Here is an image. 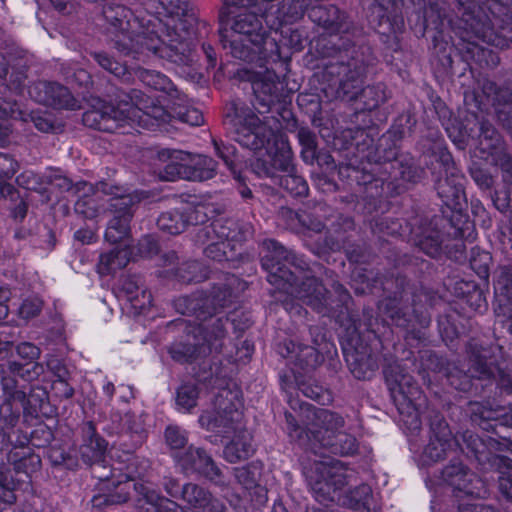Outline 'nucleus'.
Masks as SVG:
<instances>
[{"instance_id":"nucleus-13","label":"nucleus","mask_w":512,"mask_h":512,"mask_svg":"<svg viewBox=\"0 0 512 512\" xmlns=\"http://www.w3.org/2000/svg\"><path fill=\"white\" fill-rule=\"evenodd\" d=\"M7 467L0 469V499L8 503L16 501L15 491L28 483L31 476L41 468V458L29 447L13 446L7 453Z\"/></svg>"},{"instance_id":"nucleus-26","label":"nucleus","mask_w":512,"mask_h":512,"mask_svg":"<svg viewBox=\"0 0 512 512\" xmlns=\"http://www.w3.org/2000/svg\"><path fill=\"white\" fill-rule=\"evenodd\" d=\"M445 483L466 495L480 497L484 483L458 459H452L441 472Z\"/></svg>"},{"instance_id":"nucleus-32","label":"nucleus","mask_w":512,"mask_h":512,"mask_svg":"<svg viewBox=\"0 0 512 512\" xmlns=\"http://www.w3.org/2000/svg\"><path fill=\"white\" fill-rule=\"evenodd\" d=\"M82 444L79 447V455L87 465L105 459L108 442L97 432L93 422L83 424L81 428Z\"/></svg>"},{"instance_id":"nucleus-60","label":"nucleus","mask_w":512,"mask_h":512,"mask_svg":"<svg viewBox=\"0 0 512 512\" xmlns=\"http://www.w3.org/2000/svg\"><path fill=\"white\" fill-rule=\"evenodd\" d=\"M430 426V438L442 441H461L460 437H454L442 414L437 411H430L428 414Z\"/></svg>"},{"instance_id":"nucleus-52","label":"nucleus","mask_w":512,"mask_h":512,"mask_svg":"<svg viewBox=\"0 0 512 512\" xmlns=\"http://www.w3.org/2000/svg\"><path fill=\"white\" fill-rule=\"evenodd\" d=\"M297 138L302 147L301 157L306 164L313 165L315 161H320L321 152L318 150L317 135L306 126L297 129Z\"/></svg>"},{"instance_id":"nucleus-4","label":"nucleus","mask_w":512,"mask_h":512,"mask_svg":"<svg viewBox=\"0 0 512 512\" xmlns=\"http://www.w3.org/2000/svg\"><path fill=\"white\" fill-rule=\"evenodd\" d=\"M114 47L126 56L151 52L178 65H186L191 61L188 43L170 28H167L161 36L154 32L130 31L123 38L115 39Z\"/></svg>"},{"instance_id":"nucleus-48","label":"nucleus","mask_w":512,"mask_h":512,"mask_svg":"<svg viewBox=\"0 0 512 512\" xmlns=\"http://www.w3.org/2000/svg\"><path fill=\"white\" fill-rule=\"evenodd\" d=\"M7 372L21 378L29 384L28 386L45 381V367L39 362L20 363L9 361L7 363Z\"/></svg>"},{"instance_id":"nucleus-62","label":"nucleus","mask_w":512,"mask_h":512,"mask_svg":"<svg viewBox=\"0 0 512 512\" xmlns=\"http://www.w3.org/2000/svg\"><path fill=\"white\" fill-rule=\"evenodd\" d=\"M279 185L294 197L307 196L309 191L307 182L295 170L280 176Z\"/></svg>"},{"instance_id":"nucleus-1","label":"nucleus","mask_w":512,"mask_h":512,"mask_svg":"<svg viewBox=\"0 0 512 512\" xmlns=\"http://www.w3.org/2000/svg\"><path fill=\"white\" fill-rule=\"evenodd\" d=\"M347 40L340 37L324 39L319 49L324 57L336 61L326 62L323 78L331 88L336 89V97L344 101H359L362 110L372 111L386 101L384 86L381 84L362 88L368 66L375 57L371 47L361 44L351 54L341 52Z\"/></svg>"},{"instance_id":"nucleus-47","label":"nucleus","mask_w":512,"mask_h":512,"mask_svg":"<svg viewBox=\"0 0 512 512\" xmlns=\"http://www.w3.org/2000/svg\"><path fill=\"white\" fill-rule=\"evenodd\" d=\"M217 162L205 155H198L187 162V180L188 181H207L214 178L217 174Z\"/></svg>"},{"instance_id":"nucleus-54","label":"nucleus","mask_w":512,"mask_h":512,"mask_svg":"<svg viewBox=\"0 0 512 512\" xmlns=\"http://www.w3.org/2000/svg\"><path fill=\"white\" fill-rule=\"evenodd\" d=\"M288 354H295V360L303 368H315L322 361V355L315 346L296 345L292 341L285 343Z\"/></svg>"},{"instance_id":"nucleus-61","label":"nucleus","mask_w":512,"mask_h":512,"mask_svg":"<svg viewBox=\"0 0 512 512\" xmlns=\"http://www.w3.org/2000/svg\"><path fill=\"white\" fill-rule=\"evenodd\" d=\"M234 476L246 490H250L259 484L261 466L257 463H249L242 467L234 468Z\"/></svg>"},{"instance_id":"nucleus-44","label":"nucleus","mask_w":512,"mask_h":512,"mask_svg":"<svg viewBox=\"0 0 512 512\" xmlns=\"http://www.w3.org/2000/svg\"><path fill=\"white\" fill-rule=\"evenodd\" d=\"M136 75L147 87L164 92L171 98L180 99V92L166 75L145 68H138Z\"/></svg>"},{"instance_id":"nucleus-51","label":"nucleus","mask_w":512,"mask_h":512,"mask_svg":"<svg viewBox=\"0 0 512 512\" xmlns=\"http://www.w3.org/2000/svg\"><path fill=\"white\" fill-rule=\"evenodd\" d=\"M202 346L199 341L193 342H177L173 343L168 351L172 359L178 363H192L197 359L207 357L206 351H202Z\"/></svg>"},{"instance_id":"nucleus-15","label":"nucleus","mask_w":512,"mask_h":512,"mask_svg":"<svg viewBox=\"0 0 512 512\" xmlns=\"http://www.w3.org/2000/svg\"><path fill=\"white\" fill-rule=\"evenodd\" d=\"M262 267L269 273L268 281L278 287L282 282L293 283L295 270H303L306 263L279 242L269 239L263 242Z\"/></svg>"},{"instance_id":"nucleus-31","label":"nucleus","mask_w":512,"mask_h":512,"mask_svg":"<svg viewBox=\"0 0 512 512\" xmlns=\"http://www.w3.org/2000/svg\"><path fill=\"white\" fill-rule=\"evenodd\" d=\"M254 100L253 107L258 113L263 114L270 111L271 107L280 101L283 84L271 77L252 80Z\"/></svg>"},{"instance_id":"nucleus-64","label":"nucleus","mask_w":512,"mask_h":512,"mask_svg":"<svg viewBox=\"0 0 512 512\" xmlns=\"http://www.w3.org/2000/svg\"><path fill=\"white\" fill-rule=\"evenodd\" d=\"M16 182L20 187L26 190L37 191L44 197V202H49L50 197L47 194L45 185L47 184V178L44 179L33 171H24L17 176Z\"/></svg>"},{"instance_id":"nucleus-2","label":"nucleus","mask_w":512,"mask_h":512,"mask_svg":"<svg viewBox=\"0 0 512 512\" xmlns=\"http://www.w3.org/2000/svg\"><path fill=\"white\" fill-rule=\"evenodd\" d=\"M224 123L234 135V140L253 151L265 149L278 171L293 172L292 151L288 143L274 133L249 107L236 101L228 103L224 110Z\"/></svg>"},{"instance_id":"nucleus-7","label":"nucleus","mask_w":512,"mask_h":512,"mask_svg":"<svg viewBox=\"0 0 512 512\" xmlns=\"http://www.w3.org/2000/svg\"><path fill=\"white\" fill-rule=\"evenodd\" d=\"M383 374L398 412L408 418L403 421L409 423L413 429H418L421 424L420 417L428 408L427 398L423 391L397 363L384 367Z\"/></svg>"},{"instance_id":"nucleus-25","label":"nucleus","mask_w":512,"mask_h":512,"mask_svg":"<svg viewBox=\"0 0 512 512\" xmlns=\"http://www.w3.org/2000/svg\"><path fill=\"white\" fill-rule=\"evenodd\" d=\"M28 92L37 103L56 109H73L77 104L70 90L57 82H34Z\"/></svg>"},{"instance_id":"nucleus-30","label":"nucleus","mask_w":512,"mask_h":512,"mask_svg":"<svg viewBox=\"0 0 512 512\" xmlns=\"http://www.w3.org/2000/svg\"><path fill=\"white\" fill-rule=\"evenodd\" d=\"M200 425L208 431L228 437L243 429L242 411L229 414L205 411L199 417Z\"/></svg>"},{"instance_id":"nucleus-17","label":"nucleus","mask_w":512,"mask_h":512,"mask_svg":"<svg viewBox=\"0 0 512 512\" xmlns=\"http://www.w3.org/2000/svg\"><path fill=\"white\" fill-rule=\"evenodd\" d=\"M461 444L468 457H473L483 471L503 470L512 465V460L506 456L496 454L502 451L501 442L494 437L482 438L472 431L461 434Z\"/></svg>"},{"instance_id":"nucleus-36","label":"nucleus","mask_w":512,"mask_h":512,"mask_svg":"<svg viewBox=\"0 0 512 512\" xmlns=\"http://www.w3.org/2000/svg\"><path fill=\"white\" fill-rule=\"evenodd\" d=\"M44 382L31 384L25 389V400L18 401L22 409L29 415H49L52 412L47 386Z\"/></svg>"},{"instance_id":"nucleus-55","label":"nucleus","mask_w":512,"mask_h":512,"mask_svg":"<svg viewBox=\"0 0 512 512\" xmlns=\"http://www.w3.org/2000/svg\"><path fill=\"white\" fill-rule=\"evenodd\" d=\"M181 499L198 512L214 497L206 488L190 482L182 486Z\"/></svg>"},{"instance_id":"nucleus-18","label":"nucleus","mask_w":512,"mask_h":512,"mask_svg":"<svg viewBox=\"0 0 512 512\" xmlns=\"http://www.w3.org/2000/svg\"><path fill=\"white\" fill-rule=\"evenodd\" d=\"M220 42L224 49L229 47L230 54L245 62L265 61L277 52V43L272 38H255L243 35H227L221 33Z\"/></svg>"},{"instance_id":"nucleus-49","label":"nucleus","mask_w":512,"mask_h":512,"mask_svg":"<svg viewBox=\"0 0 512 512\" xmlns=\"http://www.w3.org/2000/svg\"><path fill=\"white\" fill-rule=\"evenodd\" d=\"M130 261V252L125 248H114L99 256L97 272L106 276L127 266Z\"/></svg>"},{"instance_id":"nucleus-39","label":"nucleus","mask_w":512,"mask_h":512,"mask_svg":"<svg viewBox=\"0 0 512 512\" xmlns=\"http://www.w3.org/2000/svg\"><path fill=\"white\" fill-rule=\"evenodd\" d=\"M20 119L27 121L22 117L20 106L16 102L6 99H0V147L8 146L11 143L14 133L12 120Z\"/></svg>"},{"instance_id":"nucleus-46","label":"nucleus","mask_w":512,"mask_h":512,"mask_svg":"<svg viewBox=\"0 0 512 512\" xmlns=\"http://www.w3.org/2000/svg\"><path fill=\"white\" fill-rule=\"evenodd\" d=\"M456 448L464 451L461 441H442L435 438H430L429 443L425 446L421 462L423 465H430L432 463L443 460Z\"/></svg>"},{"instance_id":"nucleus-50","label":"nucleus","mask_w":512,"mask_h":512,"mask_svg":"<svg viewBox=\"0 0 512 512\" xmlns=\"http://www.w3.org/2000/svg\"><path fill=\"white\" fill-rule=\"evenodd\" d=\"M90 57L104 70L113 74L121 82L130 84L133 74L123 63L118 62L105 51L90 52Z\"/></svg>"},{"instance_id":"nucleus-8","label":"nucleus","mask_w":512,"mask_h":512,"mask_svg":"<svg viewBox=\"0 0 512 512\" xmlns=\"http://www.w3.org/2000/svg\"><path fill=\"white\" fill-rule=\"evenodd\" d=\"M304 270L305 268L300 271L295 270V282H282L277 288L285 291L287 294L295 295L319 314L327 316L335 315L337 312L343 314V309H347L348 302L351 300L349 292L343 287V285L340 283H335L333 285L339 301V303L333 305L327 296V289L316 277L304 276L302 281L299 282V274L304 272Z\"/></svg>"},{"instance_id":"nucleus-28","label":"nucleus","mask_w":512,"mask_h":512,"mask_svg":"<svg viewBox=\"0 0 512 512\" xmlns=\"http://www.w3.org/2000/svg\"><path fill=\"white\" fill-rule=\"evenodd\" d=\"M106 96L109 99L108 103L115 105V111L125 112L127 116L125 123L127 125L131 126L133 123H136L138 119H141L138 106L142 105L146 107L143 103L145 94L141 90L134 88L126 90L111 84L106 89Z\"/></svg>"},{"instance_id":"nucleus-5","label":"nucleus","mask_w":512,"mask_h":512,"mask_svg":"<svg viewBox=\"0 0 512 512\" xmlns=\"http://www.w3.org/2000/svg\"><path fill=\"white\" fill-rule=\"evenodd\" d=\"M291 410L285 411L287 431L292 439H310L317 442L323 435L334 433L344 426V418L327 409L315 408L307 403L289 399Z\"/></svg>"},{"instance_id":"nucleus-20","label":"nucleus","mask_w":512,"mask_h":512,"mask_svg":"<svg viewBox=\"0 0 512 512\" xmlns=\"http://www.w3.org/2000/svg\"><path fill=\"white\" fill-rule=\"evenodd\" d=\"M207 221L204 206H194L188 202L162 212L157 219L158 228L171 235L183 233L190 225H200Z\"/></svg>"},{"instance_id":"nucleus-27","label":"nucleus","mask_w":512,"mask_h":512,"mask_svg":"<svg viewBox=\"0 0 512 512\" xmlns=\"http://www.w3.org/2000/svg\"><path fill=\"white\" fill-rule=\"evenodd\" d=\"M178 463L187 474L197 473L217 484H224L223 474L212 457L202 448L189 446Z\"/></svg>"},{"instance_id":"nucleus-21","label":"nucleus","mask_w":512,"mask_h":512,"mask_svg":"<svg viewBox=\"0 0 512 512\" xmlns=\"http://www.w3.org/2000/svg\"><path fill=\"white\" fill-rule=\"evenodd\" d=\"M343 352L350 372L359 380L370 379L379 367L378 353L359 338L352 339Z\"/></svg>"},{"instance_id":"nucleus-14","label":"nucleus","mask_w":512,"mask_h":512,"mask_svg":"<svg viewBox=\"0 0 512 512\" xmlns=\"http://www.w3.org/2000/svg\"><path fill=\"white\" fill-rule=\"evenodd\" d=\"M303 469L318 501H341V491L347 485L346 469L341 462L313 460L304 465Z\"/></svg>"},{"instance_id":"nucleus-29","label":"nucleus","mask_w":512,"mask_h":512,"mask_svg":"<svg viewBox=\"0 0 512 512\" xmlns=\"http://www.w3.org/2000/svg\"><path fill=\"white\" fill-rule=\"evenodd\" d=\"M140 473L128 472L125 474L124 480L112 481L108 486V493L93 496L91 504L94 508L102 509L107 506L121 505L130 499L131 490L134 489L136 478H140Z\"/></svg>"},{"instance_id":"nucleus-19","label":"nucleus","mask_w":512,"mask_h":512,"mask_svg":"<svg viewBox=\"0 0 512 512\" xmlns=\"http://www.w3.org/2000/svg\"><path fill=\"white\" fill-rule=\"evenodd\" d=\"M140 202L138 196L110 198L108 212L111 219L108 222L105 239L110 243H118L130 236V223Z\"/></svg>"},{"instance_id":"nucleus-58","label":"nucleus","mask_w":512,"mask_h":512,"mask_svg":"<svg viewBox=\"0 0 512 512\" xmlns=\"http://www.w3.org/2000/svg\"><path fill=\"white\" fill-rule=\"evenodd\" d=\"M477 150L482 159L490 161L491 164L507 154L506 144L502 136H496L492 139L484 138L477 143Z\"/></svg>"},{"instance_id":"nucleus-22","label":"nucleus","mask_w":512,"mask_h":512,"mask_svg":"<svg viewBox=\"0 0 512 512\" xmlns=\"http://www.w3.org/2000/svg\"><path fill=\"white\" fill-rule=\"evenodd\" d=\"M114 292L120 301L128 303L127 310L134 316L144 313L151 306V293L146 289L139 275L120 277Z\"/></svg>"},{"instance_id":"nucleus-9","label":"nucleus","mask_w":512,"mask_h":512,"mask_svg":"<svg viewBox=\"0 0 512 512\" xmlns=\"http://www.w3.org/2000/svg\"><path fill=\"white\" fill-rule=\"evenodd\" d=\"M304 270L305 268L300 271L295 270V282H282L277 288L285 291L287 294L295 295L319 314L327 316L335 315L337 312L343 314V309H347L348 302L351 300L349 292L343 287V285L340 283H335L333 285L339 301V303L333 305L327 296V289L316 277L304 276L302 281L299 282V274L304 272Z\"/></svg>"},{"instance_id":"nucleus-59","label":"nucleus","mask_w":512,"mask_h":512,"mask_svg":"<svg viewBox=\"0 0 512 512\" xmlns=\"http://www.w3.org/2000/svg\"><path fill=\"white\" fill-rule=\"evenodd\" d=\"M372 490L367 484H360L346 493L341 491V501L336 503L347 506L351 509H359L368 504Z\"/></svg>"},{"instance_id":"nucleus-23","label":"nucleus","mask_w":512,"mask_h":512,"mask_svg":"<svg viewBox=\"0 0 512 512\" xmlns=\"http://www.w3.org/2000/svg\"><path fill=\"white\" fill-rule=\"evenodd\" d=\"M125 112L115 111V105L97 99L88 110L83 113L82 122L86 127L102 132L114 133L125 127Z\"/></svg>"},{"instance_id":"nucleus-12","label":"nucleus","mask_w":512,"mask_h":512,"mask_svg":"<svg viewBox=\"0 0 512 512\" xmlns=\"http://www.w3.org/2000/svg\"><path fill=\"white\" fill-rule=\"evenodd\" d=\"M401 291L381 301L380 309L391 323L403 329H415L416 324L428 326L429 317L420 310L421 293H417L405 278H397Z\"/></svg>"},{"instance_id":"nucleus-6","label":"nucleus","mask_w":512,"mask_h":512,"mask_svg":"<svg viewBox=\"0 0 512 512\" xmlns=\"http://www.w3.org/2000/svg\"><path fill=\"white\" fill-rule=\"evenodd\" d=\"M502 356V346L499 344L485 345L476 339H470L466 344L469 360V371H465L455 362L445 367V378L454 389L467 392L472 387V379L491 380L495 378L493 365L497 363V354Z\"/></svg>"},{"instance_id":"nucleus-40","label":"nucleus","mask_w":512,"mask_h":512,"mask_svg":"<svg viewBox=\"0 0 512 512\" xmlns=\"http://www.w3.org/2000/svg\"><path fill=\"white\" fill-rule=\"evenodd\" d=\"M402 137V132H388L379 140L375 152V162L383 164L386 172L388 171L387 166L393 169L398 164L400 155L398 154L397 141Z\"/></svg>"},{"instance_id":"nucleus-24","label":"nucleus","mask_w":512,"mask_h":512,"mask_svg":"<svg viewBox=\"0 0 512 512\" xmlns=\"http://www.w3.org/2000/svg\"><path fill=\"white\" fill-rule=\"evenodd\" d=\"M241 286L242 284L238 277L232 274H225L224 280L215 283L209 294L199 292V294H201V305L204 312L208 311L211 314H224L223 309L232 304L237 291L243 289Z\"/></svg>"},{"instance_id":"nucleus-16","label":"nucleus","mask_w":512,"mask_h":512,"mask_svg":"<svg viewBox=\"0 0 512 512\" xmlns=\"http://www.w3.org/2000/svg\"><path fill=\"white\" fill-rule=\"evenodd\" d=\"M197 321L198 324L187 332V336L199 341L202 351H206L208 355L221 353L228 336V328L235 319L227 314H211L207 311L200 312Z\"/></svg>"},{"instance_id":"nucleus-33","label":"nucleus","mask_w":512,"mask_h":512,"mask_svg":"<svg viewBox=\"0 0 512 512\" xmlns=\"http://www.w3.org/2000/svg\"><path fill=\"white\" fill-rule=\"evenodd\" d=\"M102 16L106 21V31L114 36L112 40L123 38L131 29L132 12L122 4L106 2L102 7Z\"/></svg>"},{"instance_id":"nucleus-10","label":"nucleus","mask_w":512,"mask_h":512,"mask_svg":"<svg viewBox=\"0 0 512 512\" xmlns=\"http://www.w3.org/2000/svg\"><path fill=\"white\" fill-rule=\"evenodd\" d=\"M309 18L318 26L329 33L328 36H322L317 40L316 49L323 59L327 62L332 61L331 57H324L319 49V43L324 39L340 37L347 40V44L341 47V52L349 53L357 49L363 42V30L349 20L347 14L334 5H314L308 9ZM333 61H336L333 59Z\"/></svg>"},{"instance_id":"nucleus-56","label":"nucleus","mask_w":512,"mask_h":512,"mask_svg":"<svg viewBox=\"0 0 512 512\" xmlns=\"http://www.w3.org/2000/svg\"><path fill=\"white\" fill-rule=\"evenodd\" d=\"M394 169L398 170L400 179L412 184L418 183L425 174L424 169L417 165L415 159L409 154H401Z\"/></svg>"},{"instance_id":"nucleus-38","label":"nucleus","mask_w":512,"mask_h":512,"mask_svg":"<svg viewBox=\"0 0 512 512\" xmlns=\"http://www.w3.org/2000/svg\"><path fill=\"white\" fill-rule=\"evenodd\" d=\"M231 35H243L255 38H270L262 26V21L256 11H245L235 14L231 24Z\"/></svg>"},{"instance_id":"nucleus-11","label":"nucleus","mask_w":512,"mask_h":512,"mask_svg":"<svg viewBox=\"0 0 512 512\" xmlns=\"http://www.w3.org/2000/svg\"><path fill=\"white\" fill-rule=\"evenodd\" d=\"M432 156L435 162H431V169L438 196L451 210L460 209L461 201L465 198L463 176L456 168L452 155L442 140L434 142Z\"/></svg>"},{"instance_id":"nucleus-45","label":"nucleus","mask_w":512,"mask_h":512,"mask_svg":"<svg viewBox=\"0 0 512 512\" xmlns=\"http://www.w3.org/2000/svg\"><path fill=\"white\" fill-rule=\"evenodd\" d=\"M220 238L226 242L244 241L253 235V226L232 218L217 219Z\"/></svg>"},{"instance_id":"nucleus-3","label":"nucleus","mask_w":512,"mask_h":512,"mask_svg":"<svg viewBox=\"0 0 512 512\" xmlns=\"http://www.w3.org/2000/svg\"><path fill=\"white\" fill-rule=\"evenodd\" d=\"M496 0H455L456 33L467 42L480 40L501 49L512 44V28L495 32L490 14H493Z\"/></svg>"},{"instance_id":"nucleus-37","label":"nucleus","mask_w":512,"mask_h":512,"mask_svg":"<svg viewBox=\"0 0 512 512\" xmlns=\"http://www.w3.org/2000/svg\"><path fill=\"white\" fill-rule=\"evenodd\" d=\"M255 452L251 433L243 428L233 434L223 450L224 458L230 463H237L251 457Z\"/></svg>"},{"instance_id":"nucleus-53","label":"nucleus","mask_w":512,"mask_h":512,"mask_svg":"<svg viewBox=\"0 0 512 512\" xmlns=\"http://www.w3.org/2000/svg\"><path fill=\"white\" fill-rule=\"evenodd\" d=\"M242 406L240 391L225 387L214 396L212 411L231 415L234 411H241Z\"/></svg>"},{"instance_id":"nucleus-34","label":"nucleus","mask_w":512,"mask_h":512,"mask_svg":"<svg viewBox=\"0 0 512 512\" xmlns=\"http://www.w3.org/2000/svg\"><path fill=\"white\" fill-rule=\"evenodd\" d=\"M158 158L168 163L159 172V177L164 181H175L177 179L187 180V160L190 154L181 150L162 149L158 151Z\"/></svg>"},{"instance_id":"nucleus-41","label":"nucleus","mask_w":512,"mask_h":512,"mask_svg":"<svg viewBox=\"0 0 512 512\" xmlns=\"http://www.w3.org/2000/svg\"><path fill=\"white\" fill-rule=\"evenodd\" d=\"M319 444L328 453L339 456L352 455L357 451L356 438L342 431L323 435Z\"/></svg>"},{"instance_id":"nucleus-63","label":"nucleus","mask_w":512,"mask_h":512,"mask_svg":"<svg viewBox=\"0 0 512 512\" xmlns=\"http://www.w3.org/2000/svg\"><path fill=\"white\" fill-rule=\"evenodd\" d=\"M494 290L497 295L503 296L512 303V267L500 266L495 271Z\"/></svg>"},{"instance_id":"nucleus-42","label":"nucleus","mask_w":512,"mask_h":512,"mask_svg":"<svg viewBox=\"0 0 512 512\" xmlns=\"http://www.w3.org/2000/svg\"><path fill=\"white\" fill-rule=\"evenodd\" d=\"M134 490L155 512H187L185 507L176 501L161 495L158 491L146 484H135Z\"/></svg>"},{"instance_id":"nucleus-43","label":"nucleus","mask_w":512,"mask_h":512,"mask_svg":"<svg viewBox=\"0 0 512 512\" xmlns=\"http://www.w3.org/2000/svg\"><path fill=\"white\" fill-rule=\"evenodd\" d=\"M466 122L463 130L459 132V136L454 138V142L458 144H466L469 138L473 140L477 139L479 142L480 140H484V138L488 140L500 136L499 132L489 121L484 119L479 120L474 116L472 122L469 119H467Z\"/></svg>"},{"instance_id":"nucleus-35","label":"nucleus","mask_w":512,"mask_h":512,"mask_svg":"<svg viewBox=\"0 0 512 512\" xmlns=\"http://www.w3.org/2000/svg\"><path fill=\"white\" fill-rule=\"evenodd\" d=\"M419 222V226L416 227L415 224L411 228L414 244L428 256L437 257L442 248L441 232L431 223H423L422 220Z\"/></svg>"},{"instance_id":"nucleus-57","label":"nucleus","mask_w":512,"mask_h":512,"mask_svg":"<svg viewBox=\"0 0 512 512\" xmlns=\"http://www.w3.org/2000/svg\"><path fill=\"white\" fill-rule=\"evenodd\" d=\"M182 283L201 282L207 278L203 265L198 261H187L171 270Z\"/></svg>"}]
</instances>
